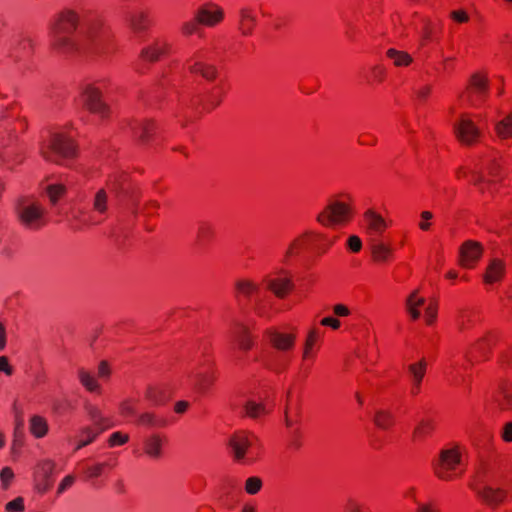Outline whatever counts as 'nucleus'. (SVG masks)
<instances>
[{
    "label": "nucleus",
    "instance_id": "1",
    "mask_svg": "<svg viewBox=\"0 0 512 512\" xmlns=\"http://www.w3.org/2000/svg\"><path fill=\"white\" fill-rule=\"evenodd\" d=\"M80 23L79 14L65 8L58 12L51 22V50L61 56L75 57L105 52L107 47H114L113 34L104 19L93 14L87 20L86 36L83 40L75 38Z\"/></svg>",
    "mask_w": 512,
    "mask_h": 512
},
{
    "label": "nucleus",
    "instance_id": "2",
    "mask_svg": "<svg viewBox=\"0 0 512 512\" xmlns=\"http://www.w3.org/2000/svg\"><path fill=\"white\" fill-rule=\"evenodd\" d=\"M216 84L205 94H193L188 99L181 100L180 111L177 115L178 122L182 128H186L205 112H211L217 108L226 95L224 82L217 81Z\"/></svg>",
    "mask_w": 512,
    "mask_h": 512
},
{
    "label": "nucleus",
    "instance_id": "3",
    "mask_svg": "<svg viewBox=\"0 0 512 512\" xmlns=\"http://www.w3.org/2000/svg\"><path fill=\"white\" fill-rule=\"evenodd\" d=\"M337 239L336 235L329 236L316 230L307 229L289 243L282 262L289 263L292 258L299 256L303 251L322 256L330 250Z\"/></svg>",
    "mask_w": 512,
    "mask_h": 512
},
{
    "label": "nucleus",
    "instance_id": "4",
    "mask_svg": "<svg viewBox=\"0 0 512 512\" xmlns=\"http://www.w3.org/2000/svg\"><path fill=\"white\" fill-rule=\"evenodd\" d=\"M228 452L236 463L251 465L263 455V445L252 432L239 430L234 432L227 444Z\"/></svg>",
    "mask_w": 512,
    "mask_h": 512
},
{
    "label": "nucleus",
    "instance_id": "5",
    "mask_svg": "<svg viewBox=\"0 0 512 512\" xmlns=\"http://www.w3.org/2000/svg\"><path fill=\"white\" fill-rule=\"evenodd\" d=\"M354 201L349 194H340L329 199L316 221L323 227L346 226L355 216Z\"/></svg>",
    "mask_w": 512,
    "mask_h": 512
},
{
    "label": "nucleus",
    "instance_id": "6",
    "mask_svg": "<svg viewBox=\"0 0 512 512\" xmlns=\"http://www.w3.org/2000/svg\"><path fill=\"white\" fill-rule=\"evenodd\" d=\"M40 153L46 161L62 164L64 160L76 158L79 154V147L67 133L56 132L52 133L48 142L41 146Z\"/></svg>",
    "mask_w": 512,
    "mask_h": 512
},
{
    "label": "nucleus",
    "instance_id": "7",
    "mask_svg": "<svg viewBox=\"0 0 512 512\" xmlns=\"http://www.w3.org/2000/svg\"><path fill=\"white\" fill-rule=\"evenodd\" d=\"M107 83L102 80L86 84L81 93L83 108L101 120L109 119L112 113L110 105L103 99V90Z\"/></svg>",
    "mask_w": 512,
    "mask_h": 512
},
{
    "label": "nucleus",
    "instance_id": "8",
    "mask_svg": "<svg viewBox=\"0 0 512 512\" xmlns=\"http://www.w3.org/2000/svg\"><path fill=\"white\" fill-rule=\"evenodd\" d=\"M462 455L459 447L442 449L438 458L433 462V472L442 481H453L462 476Z\"/></svg>",
    "mask_w": 512,
    "mask_h": 512
},
{
    "label": "nucleus",
    "instance_id": "9",
    "mask_svg": "<svg viewBox=\"0 0 512 512\" xmlns=\"http://www.w3.org/2000/svg\"><path fill=\"white\" fill-rule=\"evenodd\" d=\"M264 288L277 299H286L296 288L294 274L286 268H278L267 274L262 281Z\"/></svg>",
    "mask_w": 512,
    "mask_h": 512
},
{
    "label": "nucleus",
    "instance_id": "10",
    "mask_svg": "<svg viewBox=\"0 0 512 512\" xmlns=\"http://www.w3.org/2000/svg\"><path fill=\"white\" fill-rule=\"evenodd\" d=\"M184 67L190 75L207 83H215L221 76L218 66L205 60V49L195 51L185 60Z\"/></svg>",
    "mask_w": 512,
    "mask_h": 512
},
{
    "label": "nucleus",
    "instance_id": "11",
    "mask_svg": "<svg viewBox=\"0 0 512 512\" xmlns=\"http://www.w3.org/2000/svg\"><path fill=\"white\" fill-rule=\"evenodd\" d=\"M489 93V81L485 74L476 72L468 80L465 90L460 94L459 100L470 106L483 104Z\"/></svg>",
    "mask_w": 512,
    "mask_h": 512
},
{
    "label": "nucleus",
    "instance_id": "12",
    "mask_svg": "<svg viewBox=\"0 0 512 512\" xmlns=\"http://www.w3.org/2000/svg\"><path fill=\"white\" fill-rule=\"evenodd\" d=\"M25 197H21L17 202V215L20 223L29 229H40L46 225L45 209L39 203L24 205Z\"/></svg>",
    "mask_w": 512,
    "mask_h": 512
},
{
    "label": "nucleus",
    "instance_id": "13",
    "mask_svg": "<svg viewBox=\"0 0 512 512\" xmlns=\"http://www.w3.org/2000/svg\"><path fill=\"white\" fill-rule=\"evenodd\" d=\"M128 125L133 140L141 146L150 145L159 134V126L153 119H132Z\"/></svg>",
    "mask_w": 512,
    "mask_h": 512
},
{
    "label": "nucleus",
    "instance_id": "14",
    "mask_svg": "<svg viewBox=\"0 0 512 512\" xmlns=\"http://www.w3.org/2000/svg\"><path fill=\"white\" fill-rule=\"evenodd\" d=\"M482 321L481 311L475 307L462 306L457 309L455 314V327L462 335L471 334L481 325Z\"/></svg>",
    "mask_w": 512,
    "mask_h": 512
},
{
    "label": "nucleus",
    "instance_id": "15",
    "mask_svg": "<svg viewBox=\"0 0 512 512\" xmlns=\"http://www.w3.org/2000/svg\"><path fill=\"white\" fill-rule=\"evenodd\" d=\"M454 133L457 140L466 146L479 142L481 131L467 113L460 115L459 120L454 124Z\"/></svg>",
    "mask_w": 512,
    "mask_h": 512
},
{
    "label": "nucleus",
    "instance_id": "16",
    "mask_svg": "<svg viewBox=\"0 0 512 512\" xmlns=\"http://www.w3.org/2000/svg\"><path fill=\"white\" fill-rule=\"evenodd\" d=\"M502 178V170L499 161L496 159L489 160L483 171L472 172L470 182L479 188L481 193L485 192V185L490 186L500 181Z\"/></svg>",
    "mask_w": 512,
    "mask_h": 512
},
{
    "label": "nucleus",
    "instance_id": "17",
    "mask_svg": "<svg viewBox=\"0 0 512 512\" xmlns=\"http://www.w3.org/2000/svg\"><path fill=\"white\" fill-rule=\"evenodd\" d=\"M205 349L204 360L195 371V386L200 392L208 391L217 379L213 359L208 353L209 348Z\"/></svg>",
    "mask_w": 512,
    "mask_h": 512
},
{
    "label": "nucleus",
    "instance_id": "18",
    "mask_svg": "<svg viewBox=\"0 0 512 512\" xmlns=\"http://www.w3.org/2000/svg\"><path fill=\"white\" fill-rule=\"evenodd\" d=\"M495 343L496 336L492 332H487L470 346L465 355L467 362L472 365L487 360Z\"/></svg>",
    "mask_w": 512,
    "mask_h": 512
},
{
    "label": "nucleus",
    "instance_id": "19",
    "mask_svg": "<svg viewBox=\"0 0 512 512\" xmlns=\"http://www.w3.org/2000/svg\"><path fill=\"white\" fill-rule=\"evenodd\" d=\"M477 497L483 504L495 510L505 503L508 491L503 488H494L489 485H471Z\"/></svg>",
    "mask_w": 512,
    "mask_h": 512
},
{
    "label": "nucleus",
    "instance_id": "20",
    "mask_svg": "<svg viewBox=\"0 0 512 512\" xmlns=\"http://www.w3.org/2000/svg\"><path fill=\"white\" fill-rule=\"evenodd\" d=\"M172 44L165 38H156L149 45L145 46L139 59L145 63H156L171 53Z\"/></svg>",
    "mask_w": 512,
    "mask_h": 512
},
{
    "label": "nucleus",
    "instance_id": "21",
    "mask_svg": "<svg viewBox=\"0 0 512 512\" xmlns=\"http://www.w3.org/2000/svg\"><path fill=\"white\" fill-rule=\"evenodd\" d=\"M198 20L204 27L213 28L224 21V9L215 2H205L195 11Z\"/></svg>",
    "mask_w": 512,
    "mask_h": 512
},
{
    "label": "nucleus",
    "instance_id": "22",
    "mask_svg": "<svg viewBox=\"0 0 512 512\" xmlns=\"http://www.w3.org/2000/svg\"><path fill=\"white\" fill-rule=\"evenodd\" d=\"M484 252L483 245L475 240H466L459 248V265L466 269H473Z\"/></svg>",
    "mask_w": 512,
    "mask_h": 512
},
{
    "label": "nucleus",
    "instance_id": "23",
    "mask_svg": "<svg viewBox=\"0 0 512 512\" xmlns=\"http://www.w3.org/2000/svg\"><path fill=\"white\" fill-rule=\"evenodd\" d=\"M231 342L241 351L251 350L255 343L250 328L241 322H234L230 327Z\"/></svg>",
    "mask_w": 512,
    "mask_h": 512
},
{
    "label": "nucleus",
    "instance_id": "24",
    "mask_svg": "<svg viewBox=\"0 0 512 512\" xmlns=\"http://www.w3.org/2000/svg\"><path fill=\"white\" fill-rule=\"evenodd\" d=\"M259 291V285L249 278L237 279L233 285V295L239 305H247Z\"/></svg>",
    "mask_w": 512,
    "mask_h": 512
},
{
    "label": "nucleus",
    "instance_id": "25",
    "mask_svg": "<svg viewBox=\"0 0 512 512\" xmlns=\"http://www.w3.org/2000/svg\"><path fill=\"white\" fill-rule=\"evenodd\" d=\"M265 335L270 343V345L281 352L291 351L296 342V333L294 331L290 333H283L278 331L275 328L267 329Z\"/></svg>",
    "mask_w": 512,
    "mask_h": 512
},
{
    "label": "nucleus",
    "instance_id": "26",
    "mask_svg": "<svg viewBox=\"0 0 512 512\" xmlns=\"http://www.w3.org/2000/svg\"><path fill=\"white\" fill-rule=\"evenodd\" d=\"M55 464L51 460H43L38 463L35 470V483L39 492L45 493L53 486L52 474Z\"/></svg>",
    "mask_w": 512,
    "mask_h": 512
},
{
    "label": "nucleus",
    "instance_id": "27",
    "mask_svg": "<svg viewBox=\"0 0 512 512\" xmlns=\"http://www.w3.org/2000/svg\"><path fill=\"white\" fill-rule=\"evenodd\" d=\"M258 24L256 11L253 7L243 6L238 11L237 29L244 37L252 36Z\"/></svg>",
    "mask_w": 512,
    "mask_h": 512
},
{
    "label": "nucleus",
    "instance_id": "28",
    "mask_svg": "<svg viewBox=\"0 0 512 512\" xmlns=\"http://www.w3.org/2000/svg\"><path fill=\"white\" fill-rule=\"evenodd\" d=\"M493 403L501 412L512 411V381L501 380L493 393Z\"/></svg>",
    "mask_w": 512,
    "mask_h": 512
},
{
    "label": "nucleus",
    "instance_id": "29",
    "mask_svg": "<svg viewBox=\"0 0 512 512\" xmlns=\"http://www.w3.org/2000/svg\"><path fill=\"white\" fill-rule=\"evenodd\" d=\"M427 372V361L421 358L415 363L407 366V373L411 383L410 393L412 396H417L421 392L422 382Z\"/></svg>",
    "mask_w": 512,
    "mask_h": 512
},
{
    "label": "nucleus",
    "instance_id": "30",
    "mask_svg": "<svg viewBox=\"0 0 512 512\" xmlns=\"http://www.w3.org/2000/svg\"><path fill=\"white\" fill-rule=\"evenodd\" d=\"M126 21L129 29L135 34L147 32L153 22L148 10H135L126 15Z\"/></svg>",
    "mask_w": 512,
    "mask_h": 512
},
{
    "label": "nucleus",
    "instance_id": "31",
    "mask_svg": "<svg viewBox=\"0 0 512 512\" xmlns=\"http://www.w3.org/2000/svg\"><path fill=\"white\" fill-rule=\"evenodd\" d=\"M108 210V195L107 190L102 188L99 189L94 195L92 211L96 213V216L91 217L89 224H99L106 218Z\"/></svg>",
    "mask_w": 512,
    "mask_h": 512
},
{
    "label": "nucleus",
    "instance_id": "32",
    "mask_svg": "<svg viewBox=\"0 0 512 512\" xmlns=\"http://www.w3.org/2000/svg\"><path fill=\"white\" fill-rule=\"evenodd\" d=\"M106 187L108 191L115 193L117 196L126 195L131 188L129 175L125 172H116L110 175Z\"/></svg>",
    "mask_w": 512,
    "mask_h": 512
},
{
    "label": "nucleus",
    "instance_id": "33",
    "mask_svg": "<svg viewBox=\"0 0 512 512\" xmlns=\"http://www.w3.org/2000/svg\"><path fill=\"white\" fill-rule=\"evenodd\" d=\"M215 236V226L211 222L201 221L197 226L195 246L199 249H204L214 241Z\"/></svg>",
    "mask_w": 512,
    "mask_h": 512
},
{
    "label": "nucleus",
    "instance_id": "34",
    "mask_svg": "<svg viewBox=\"0 0 512 512\" xmlns=\"http://www.w3.org/2000/svg\"><path fill=\"white\" fill-rule=\"evenodd\" d=\"M171 397L172 391L166 385L151 386L145 392V398L155 406L165 405Z\"/></svg>",
    "mask_w": 512,
    "mask_h": 512
},
{
    "label": "nucleus",
    "instance_id": "35",
    "mask_svg": "<svg viewBox=\"0 0 512 512\" xmlns=\"http://www.w3.org/2000/svg\"><path fill=\"white\" fill-rule=\"evenodd\" d=\"M133 423L146 428H164L168 425V420L164 416L154 412H145L138 415V417L133 420Z\"/></svg>",
    "mask_w": 512,
    "mask_h": 512
},
{
    "label": "nucleus",
    "instance_id": "36",
    "mask_svg": "<svg viewBox=\"0 0 512 512\" xmlns=\"http://www.w3.org/2000/svg\"><path fill=\"white\" fill-rule=\"evenodd\" d=\"M166 442V437L159 434H153L145 439L143 444L144 452L152 459L162 457V446Z\"/></svg>",
    "mask_w": 512,
    "mask_h": 512
},
{
    "label": "nucleus",
    "instance_id": "37",
    "mask_svg": "<svg viewBox=\"0 0 512 512\" xmlns=\"http://www.w3.org/2000/svg\"><path fill=\"white\" fill-rule=\"evenodd\" d=\"M85 409L90 420L93 422L94 427L100 431H105L106 429L114 426L112 419L109 417H104L101 410L97 406L87 404Z\"/></svg>",
    "mask_w": 512,
    "mask_h": 512
},
{
    "label": "nucleus",
    "instance_id": "38",
    "mask_svg": "<svg viewBox=\"0 0 512 512\" xmlns=\"http://www.w3.org/2000/svg\"><path fill=\"white\" fill-rule=\"evenodd\" d=\"M364 221L370 233L381 235L386 229L387 224L384 218L372 209L367 210L364 215Z\"/></svg>",
    "mask_w": 512,
    "mask_h": 512
},
{
    "label": "nucleus",
    "instance_id": "39",
    "mask_svg": "<svg viewBox=\"0 0 512 512\" xmlns=\"http://www.w3.org/2000/svg\"><path fill=\"white\" fill-rule=\"evenodd\" d=\"M394 250L389 244L374 242L371 245V258L375 263H387L393 258Z\"/></svg>",
    "mask_w": 512,
    "mask_h": 512
},
{
    "label": "nucleus",
    "instance_id": "40",
    "mask_svg": "<svg viewBox=\"0 0 512 512\" xmlns=\"http://www.w3.org/2000/svg\"><path fill=\"white\" fill-rule=\"evenodd\" d=\"M505 272V265L500 259H493L488 265L484 274V282L486 284H493L500 281Z\"/></svg>",
    "mask_w": 512,
    "mask_h": 512
},
{
    "label": "nucleus",
    "instance_id": "41",
    "mask_svg": "<svg viewBox=\"0 0 512 512\" xmlns=\"http://www.w3.org/2000/svg\"><path fill=\"white\" fill-rule=\"evenodd\" d=\"M425 304L424 297L419 296V291L414 290L406 300V309L412 320L420 317V308Z\"/></svg>",
    "mask_w": 512,
    "mask_h": 512
},
{
    "label": "nucleus",
    "instance_id": "42",
    "mask_svg": "<svg viewBox=\"0 0 512 512\" xmlns=\"http://www.w3.org/2000/svg\"><path fill=\"white\" fill-rule=\"evenodd\" d=\"M494 131L501 141L512 139V111L495 124Z\"/></svg>",
    "mask_w": 512,
    "mask_h": 512
},
{
    "label": "nucleus",
    "instance_id": "43",
    "mask_svg": "<svg viewBox=\"0 0 512 512\" xmlns=\"http://www.w3.org/2000/svg\"><path fill=\"white\" fill-rule=\"evenodd\" d=\"M386 57L393 62L395 67H408L413 62V58L408 52L394 48H389L386 51Z\"/></svg>",
    "mask_w": 512,
    "mask_h": 512
},
{
    "label": "nucleus",
    "instance_id": "44",
    "mask_svg": "<svg viewBox=\"0 0 512 512\" xmlns=\"http://www.w3.org/2000/svg\"><path fill=\"white\" fill-rule=\"evenodd\" d=\"M436 428V423L433 419H422L413 431V439L415 441L423 440L432 435Z\"/></svg>",
    "mask_w": 512,
    "mask_h": 512
},
{
    "label": "nucleus",
    "instance_id": "45",
    "mask_svg": "<svg viewBox=\"0 0 512 512\" xmlns=\"http://www.w3.org/2000/svg\"><path fill=\"white\" fill-rule=\"evenodd\" d=\"M138 403H139V400L135 399V398H128V399L123 400L119 404L120 416H122L126 420L133 422L131 419L133 418L135 420L138 417L137 416Z\"/></svg>",
    "mask_w": 512,
    "mask_h": 512
},
{
    "label": "nucleus",
    "instance_id": "46",
    "mask_svg": "<svg viewBox=\"0 0 512 512\" xmlns=\"http://www.w3.org/2000/svg\"><path fill=\"white\" fill-rule=\"evenodd\" d=\"M30 433L35 438H42L47 435L49 426L47 420L39 415H34L30 418Z\"/></svg>",
    "mask_w": 512,
    "mask_h": 512
},
{
    "label": "nucleus",
    "instance_id": "47",
    "mask_svg": "<svg viewBox=\"0 0 512 512\" xmlns=\"http://www.w3.org/2000/svg\"><path fill=\"white\" fill-rule=\"evenodd\" d=\"M322 335V331L317 328L313 327L309 330L305 343H304V349H303V359H308L312 356L313 348L317 345V343L320 341Z\"/></svg>",
    "mask_w": 512,
    "mask_h": 512
},
{
    "label": "nucleus",
    "instance_id": "48",
    "mask_svg": "<svg viewBox=\"0 0 512 512\" xmlns=\"http://www.w3.org/2000/svg\"><path fill=\"white\" fill-rule=\"evenodd\" d=\"M436 40V28L430 19L423 20V26L421 29V35L419 40V46L421 48L427 46L429 43Z\"/></svg>",
    "mask_w": 512,
    "mask_h": 512
},
{
    "label": "nucleus",
    "instance_id": "49",
    "mask_svg": "<svg viewBox=\"0 0 512 512\" xmlns=\"http://www.w3.org/2000/svg\"><path fill=\"white\" fill-rule=\"evenodd\" d=\"M103 431H100L99 429L91 426H86L82 428L78 435V444L76 446V450H79L90 443H92L97 436L102 433Z\"/></svg>",
    "mask_w": 512,
    "mask_h": 512
},
{
    "label": "nucleus",
    "instance_id": "50",
    "mask_svg": "<svg viewBox=\"0 0 512 512\" xmlns=\"http://www.w3.org/2000/svg\"><path fill=\"white\" fill-rule=\"evenodd\" d=\"M201 26H203L202 23L199 22L197 15L194 13L193 18L182 23L180 32L184 37H190L195 34L201 37L203 33Z\"/></svg>",
    "mask_w": 512,
    "mask_h": 512
},
{
    "label": "nucleus",
    "instance_id": "51",
    "mask_svg": "<svg viewBox=\"0 0 512 512\" xmlns=\"http://www.w3.org/2000/svg\"><path fill=\"white\" fill-rule=\"evenodd\" d=\"M386 76V68L381 64H376L369 69L365 79L369 84H380L385 81Z\"/></svg>",
    "mask_w": 512,
    "mask_h": 512
},
{
    "label": "nucleus",
    "instance_id": "52",
    "mask_svg": "<svg viewBox=\"0 0 512 512\" xmlns=\"http://www.w3.org/2000/svg\"><path fill=\"white\" fill-rule=\"evenodd\" d=\"M79 380L81 384L89 391V392H100V385L98 384L96 378L84 369H80L78 372Z\"/></svg>",
    "mask_w": 512,
    "mask_h": 512
},
{
    "label": "nucleus",
    "instance_id": "53",
    "mask_svg": "<svg viewBox=\"0 0 512 512\" xmlns=\"http://www.w3.org/2000/svg\"><path fill=\"white\" fill-rule=\"evenodd\" d=\"M66 192L67 188L64 184H50L46 188L47 196L52 205H56Z\"/></svg>",
    "mask_w": 512,
    "mask_h": 512
},
{
    "label": "nucleus",
    "instance_id": "54",
    "mask_svg": "<svg viewBox=\"0 0 512 512\" xmlns=\"http://www.w3.org/2000/svg\"><path fill=\"white\" fill-rule=\"evenodd\" d=\"M303 446V436L299 428L294 429L287 441L286 448L291 452L299 451Z\"/></svg>",
    "mask_w": 512,
    "mask_h": 512
},
{
    "label": "nucleus",
    "instance_id": "55",
    "mask_svg": "<svg viewBox=\"0 0 512 512\" xmlns=\"http://www.w3.org/2000/svg\"><path fill=\"white\" fill-rule=\"evenodd\" d=\"M374 423L381 429H389L394 424V418L391 413L386 411H378L374 417Z\"/></svg>",
    "mask_w": 512,
    "mask_h": 512
},
{
    "label": "nucleus",
    "instance_id": "56",
    "mask_svg": "<svg viewBox=\"0 0 512 512\" xmlns=\"http://www.w3.org/2000/svg\"><path fill=\"white\" fill-rule=\"evenodd\" d=\"M244 409L246 415L251 418H257L265 413L264 405L255 401H247Z\"/></svg>",
    "mask_w": 512,
    "mask_h": 512
},
{
    "label": "nucleus",
    "instance_id": "57",
    "mask_svg": "<svg viewBox=\"0 0 512 512\" xmlns=\"http://www.w3.org/2000/svg\"><path fill=\"white\" fill-rule=\"evenodd\" d=\"M263 486V482L260 477L252 476L246 479L245 492L249 495L257 494Z\"/></svg>",
    "mask_w": 512,
    "mask_h": 512
},
{
    "label": "nucleus",
    "instance_id": "58",
    "mask_svg": "<svg viewBox=\"0 0 512 512\" xmlns=\"http://www.w3.org/2000/svg\"><path fill=\"white\" fill-rule=\"evenodd\" d=\"M130 437L127 433H123L120 431L114 432L108 438L109 447L121 446L126 444L129 441Z\"/></svg>",
    "mask_w": 512,
    "mask_h": 512
},
{
    "label": "nucleus",
    "instance_id": "59",
    "mask_svg": "<svg viewBox=\"0 0 512 512\" xmlns=\"http://www.w3.org/2000/svg\"><path fill=\"white\" fill-rule=\"evenodd\" d=\"M107 467H109L108 463H97L86 467L84 470V474L88 479L97 478L103 473L104 469Z\"/></svg>",
    "mask_w": 512,
    "mask_h": 512
},
{
    "label": "nucleus",
    "instance_id": "60",
    "mask_svg": "<svg viewBox=\"0 0 512 512\" xmlns=\"http://www.w3.org/2000/svg\"><path fill=\"white\" fill-rule=\"evenodd\" d=\"M438 305L435 301H430L425 309L424 318L427 325H432L437 318Z\"/></svg>",
    "mask_w": 512,
    "mask_h": 512
},
{
    "label": "nucleus",
    "instance_id": "61",
    "mask_svg": "<svg viewBox=\"0 0 512 512\" xmlns=\"http://www.w3.org/2000/svg\"><path fill=\"white\" fill-rule=\"evenodd\" d=\"M450 19L457 24H465L470 21L468 12L464 9L452 10L449 14Z\"/></svg>",
    "mask_w": 512,
    "mask_h": 512
},
{
    "label": "nucleus",
    "instance_id": "62",
    "mask_svg": "<svg viewBox=\"0 0 512 512\" xmlns=\"http://www.w3.org/2000/svg\"><path fill=\"white\" fill-rule=\"evenodd\" d=\"M25 509L24 500L22 497H17L8 502L5 506L7 512H23Z\"/></svg>",
    "mask_w": 512,
    "mask_h": 512
},
{
    "label": "nucleus",
    "instance_id": "63",
    "mask_svg": "<svg viewBox=\"0 0 512 512\" xmlns=\"http://www.w3.org/2000/svg\"><path fill=\"white\" fill-rule=\"evenodd\" d=\"M432 93V86L430 84H426L421 86L419 89L415 91L416 99L418 102H425Z\"/></svg>",
    "mask_w": 512,
    "mask_h": 512
},
{
    "label": "nucleus",
    "instance_id": "64",
    "mask_svg": "<svg viewBox=\"0 0 512 512\" xmlns=\"http://www.w3.org/2000/svg\"><path fill=\"white\" fill-rule=\"evenodd\" d=\"M501 439L506 443L512 442V421L506 422L500 433Z\"/></svg>",
    "mask_w": 512,
    "mask_h": 512
}]
</instances>
